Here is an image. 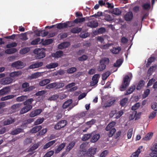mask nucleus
Returning <instances> with one entry per match:
<instances>
[{"instance_id": "obj_1", "label": "nucleus", "mask_w": 157, "mask_h": 157, "mask_svg": "<svg viewBox=\"0 0 157 157\" xmlns=\"http://www.w3.org/2000/svg\"><path fill=\"white\" fill-rule=\"evenodd\" d=\"M109 60L108 58L101 59L100 62V64L98 67V70L101 71L104 70L106 67V65L109 64Z\"/></svg>"}, {"instance_id": "obj_2", "label": "nucleus", "mask_w": 157, "mask_h": 157, "mask_svg": "<svg viewBox=\"0 0 157 157\" xmlns=\"http://www.w3.org/2000/svg\"><path fill=\"white\" fill-rule=\"evenodd\" d=\"M33 52L36 55V58L38 59L43 58L45 56V50L43 48L36 49L34 50Z\"/></svg>"}, {"instance_id": "obj_3", "label": "nucleus", "mask_w": 157, "mask_h": 157, "mask_svg": "<svg viewBox=\"0 0 157 157\" xmlns=\"http://www.w3.org/2000/svg\"><path fill=\"white\" fill-rule=\"evenodd\" d=\"M129 79V77L128 75H126L124 77L122 85L120 87V90L121 91L124 90L129 85L130 83Z\"/></svg>"}, {"instance_id": "obj_4", "label": "nucleus", "mask_w": 157, "mask_h": 157, "mask_svg": "<svg viewBox=\"0 0 157 157\" xmlns=\"http://www.w3.org/2000/svg\"><path fill=\"white\" fill-rule=\"evenodd\" d=\"M29 84L27 82H25L22 83V88L24 89L23 91L25 92L31 91L35 88L34 86H29Z\"/></svg>"}, {"instance_id": "obj_5", "label": "nucleus", "mask_w": 157, "mask_h": 157, "mask_svg": "<svg viewBox=\"0 0 157 157\" xmlns=\"http://www.w3.org/2000/svg\"><path fill=\"white\" fill-rule=\"evenodd\" d=\"M67 121L66 120H62L58 122L54 126L56 129L59 130L64 127L67 124Z\"/></svg>"}, {"instance_id": "obj_6", "label": "nucleus", "mask_w": 157, "mask_h": 157, "mask_svg": "<svg viewBox=\"0 0 157 157\" xmlns=\"http://www.w3.org/2000/svg\"><path fill=\"white\" fill-rule=\"evenodd\" d=\"M13 79L10 77H7L2 78L0 81V83L2 85H8L12 83Z\"/></svg>"}, {"instance_id": "obj_7", "label": "nucleus", "mask_w": 157, "mask_h": 157, "mask_svg": "<svg viewBox=\"0 0 157 157\" xmlns=\"http://www.w3.org/2000/svg\"><path fill=\"white\" fill-rule=\"evenodd\" d=\"M11 66L13 67H15L17 69H20L23 67L25 66L23 62L20 61H17L12 63Z\"/></svg>"}, {"instance_id": "obj_8", "label": "nucleus", "mask_w": 157, "mask_h": 157, "mask_svg": "<svg viewBox=\"0 0 157 157\" xmlns=\"http://www.w3.org/2000/svg\"><path fill=\"white\" fill-rule=\"evenodd\" d=\"M100 75L99 74L94 75L92 77V81L90 82V85L91 86H94L98 83Z\"/></svg>"}, {"instance_id": "obj_9", "label": "nucleus", "mask_w": 157, "mask_h": 157, "mask_svg": "<svg viewBox=\"0 0 157 157\" xmlns=\"http://www.w3.org/2000/svg\"><path fill=\"white\" fill-rule=\"evenodd\" d=\"M42 112V109H37L32 111L29 114L30 117H33L40 114Z\"/></svg>"}, {"instance_id": "obj_10", "label": "nucleus", "mask_w": 157, "mask_h": 157, "mask_svg": "<svg viewBox=\"0 0 157 157\" xmlns=\"http://www.w3.org/2000/svg\"><path fill=\"white\" fill-rule=\"evenodd\" d=\"M133 14L132 12L127 13L124 16V19L127 21H130L133 19Z\"/></svg>"}, {"instance_id": "obj_11", "label": "nucleus", "mask_w": 157, "mask_h": 157, "mask_svg": "<svg viewBox=\"0 0 157 157\" xmlns=\"http://www.w3.org/2000/svg\"><path fill=\"white\" fill-rule=\"evenodd\" d=\"M32 109L30 106H27L25 105L20 110V113L22 114L25 113L30 110Z\"/></svg>"}, {"instance_id": "obj_12", "label": "nucleus", "mask_w": 157, "mask_h": 157, "mask_svg": "<svg viewBox=\"0 0 157 157\" xmlns=\"http://www.w3.org/2000/svg\"><path fill=\"white\" fill-rule=\"evenodd\" d=\"M10 89L9 87H5L0 90V95L6 94L10 92Z\"/></svg>"}, {"instance_id": "obj_13", "label": "nucleus", "mask_w": 157, "mask_h": 157, "mask_svg": "<svg viewBox=\"0 0 157 157\" xmlns=\"http://www.w3.org/2000/svg\"><path fill=\"white\" fill-rule=\"evenodd\" d=\"M98 25V22L95 21H92L87 23V26L94 28L97 27Z\"/></svg>"}, {"instance_id": "obj_14", "label": "nucleus", "mask_w": 157, "mask_h": 157, "mask_svg": "<svg viewBox=\"0 0 157 157\" xmlns=\"http://www.w3.org/2000/svg\"><path fill=\"white\" fill-rule=\"evenodd\" d=\"M26 100L23 102V104L27 106H30L31 109H32L33 106L32 105V103L34 101V100L33 98H30L28 99H27Z\"/></svg>"}, {"instance_id": "obj_15", "label": "nucleus", "mask_w": 157, "mask_h": 157, "mask_svg": "<svg viewBox=\"0 0 157 157\" xmlns=\"http://www.w3.org/2000/svg\"><path fill=\"white\" fill-rule=\"evenodd\" d=\"M96 149L95 148H90L87 152V155L88 156L91 157L95 154Z\"/></svg>"}, {"instance_id": "obj_16", "label": "nucleus", "mask_w": 157, "mask_h": 157, "mask_svg": "<svg viewBox=\"0 0 157 157\" xmlns=\"http://www.w3.org/2000/svg\"><path fill=\"white\" fill-rule=\"evenodd\" d=\"M21 105V103H17L14 104L11 106V109L14 111V112L18 111L20 110V107Z\"/></svg>"}, {"instance_id": "obj_17", "label": "nucleus", "mask_w": 157, "mask_h": 157, "mask_svg": "<svg viewBox=\"0 0 157 157\" xmlns=\"http://www.w3.org/2000/svg\"><path fill=\"white\" fill-rule=\"evenodd\" d=\"M63 52L59 50L53 53L52 56L53 57L57 58L61 57L63 56Z\"/></svg>"}, {"instance_id": "obj_18", "label": "nucleus", "mask_w": 157, "mask_h": 157, "mask_svg": "<svg viewBox=\"0 0 157 157\" xmlns=\"http://www.w3.org/2000/svg\"><path fill=\"white\" fill-rule=\"evenodd\" d=\"M56 25H57V28L59 29H61L67 27V24L66 22L63 23H58L56 24Z\"/></svg>"}, {"instance_id": "obj_19", "label": "nucleus", "mask_w": 157, "mask_h": 157, "mask_svg": "<svg viewBox=\"0 0 157 157\" xmlns=\"http://www.w3.org/2000/svg\"><path fill=\"white\" fill-rule=\"evenodd\" d=\"M72 102V100L71 99H68L63 104L62 107L63 109H65L67 108L69 106H70V105Z\"/></svg>"}, {"instance_id": "obj_20", "label": "nucleus", "mask_w": 157, "mask_h": 157, "mask_svg": "<svg viewBox=\"0 0 157 157\" xmlns=\"http://www.w3.org/2000/svg\"><path fill=\"white\" fill-rule=\"evenodd\" d=\"M22 72L21 71H15L10 73L9 76L10 77H14L18 76L22 74Z\"/></svg>"}, {"instance_id": "obj_21", "label": "nucleus", "mask_w": 157, "mask_h": 157, "mask_svg": "<svg viewBox=\"0 0 157 157\" xmlns=\"http://www.w3.org/2000/svg\"><path fill=\"white\" fill-rule=\"evenodd\" d=\"M116 123L115 121H112L110 122L106 126L105 128V130L107 131L112 129L113 128H114Z\"/></svg>"}, {"instance_id": "obj_22", "label": "nucleus", "mask_w": 157, "mask_h": 157, "mask_svg": "<svg viewBox=\"0 0 157 157\" xmlns=\"http://www.w3.org/2000/svg\"><path fill=\"white\" fill-rule=\"evenodd\" d=\"M75 144V142L74 141H72L70 143L68 146L67 147V151H69L74 146Z\"/></svg>"}, {"instance_id": "obj_23", "label": "nucleus", "mask_w": 157, "mask_h": 157, "mask_svg": "<svg viewBox=\"0 0 157 157\" xmlns=\"http://www.w3.org/2000/svg\"><path fill=\"white\" fill-rule=\"evenodd\" d=\"M58 64L56 62L51 63L49 64H47L46 67L48 69H51L56 68L58 66Z\"/></svg>"}, {"instance_id": "obj_24", "label": "nucleus", "mask_w": 157, "mask_h": 157, "mask_svg": "<svg viewBox=\"0 0 157 157\" xmlns=\"http://www.w3.org/2000/svg\"><path fill=\"white\" fill-rule=\"evenodd\" d=\"M136 86L133 85L130 86L125 93V95H128L132 93L135 90Z\"/></svg>"}, {"instance_id": "obj_25", "label": "nucleus", "mask_w": 157, "mask_h": 157, "mask_svg": "<svg viewBox=\"0 0 157 157\" xmlns=\"http://www.w3.org/2000/svg\"><path fill=\"white\" fill-rule=\"evenodd\" d=\"M17 51V50L16 48H13L8 49L5 50V52L7 54H12L15 53Z\"/></svg>"}, {"instance_id": "obj_26", "label": "nucleus", "mask_w": 157, "mask_h": 157, "mask_svg": "<svg viewBox=\"0 0 157 157\" xmlns=\"http://www.w3.org/2000/svg\"><path fill=\"white\" fill-rule=\"evenodd\" d=\"M50 82V80L49 79H45L40 81L39 83V85L43 86L49 83Z\"/></svg>"}, {"instance_id": "obj_27", "label": "nucleus", "mask_w": 157, "mask_h": 157, "mask_svg": "<svg viewBox=\"0 0 157 157\" xmlns=\"http://www.w3.org/2000/svg\"><path fill=\"white\" fill-rule=\"evenodd\" d=\"M40 72H37L32 74V75L28 77L29 79L31 80L37 78L40 76Z\"/></svg>"}, {"instance_id": "obj_28", "label": "nucleus", "mask_w": 157, "mask_h": 157, "mask_svg": "<svg viewBox=\"0 0 157 157\" xmlns=\"http://www.w3.org/2000/svg\"><path fill=\"white\" fill-rule=\"evenodd\" d=\"M23 129L21 128H17L12 131L11 132V134L13 135H17L21 132H23Z\"/></svg>"}, {"instance_id": "obj_29", "label": "nucleus", "mask_w": 157, "mask_h": 157, "mask_svg": "<svg viewBox=\"0 0 157 157\" xmlns=\"http://www.w3.org/2000/svg\"><path fill=\"white\" fill-rule=\"evenodd\" d=\"M56 141V140H54L49 141L44 146L43 148L44 149H47L53 145Z\"/></svg>"}, {"instance_id": "obj_30", "label": "nucleus", "mask_w": 157, "mask_h": 157, "mask_svg": "<svg viewBox=\"0 0 157 157\" xmlns=\"http://www.w3.org/2000/svg\"><path fill=\"white\" fill-rule=\"evenodd\" d=\"M81 30L82 28L77 27L71 29L70 32L73 33H80Z\"/></svg>"}, {"instance_id": "obj_31", "label": "nucleus", "mask_w": 157, "mask_h": 157, "mask_svg": "<svg viewBox=\"0 0 157 157\" xmlns=\"http://www.w3.org/2000/svg\"><path fill=\"white\" fill-rule=\"evenodd\" d=\"M42 128L41 125H37L33 128L31 130L33 133H35L40 131Z\"/></svg>"}, {"instance_id": "obj_32", "label": "nucleus", "mask_w": 157, "mask_h": 157, "mask_svg": "<svg viewBox=\"0 0 157 157\" xmlns=\"http://www.w3.org/2000/svg\"><path fill=\"white\" fill-rule=\"evenodd\" d=\"M65 146V144L64 143H63L60 144L58 147L55 150V153H58Z\"/></svg>"}, {"instance_id": "obj_33", "label": "nucleus", "mask_w": 157, "mask_h": 157, "mask_svg": "<svg viewBox=\"0 0 157 157\" xmlns=\"http://www.w3.org/2000/svg\"><path fill=\"white\" fill-rule=\"evenodd\" d=\"M145 82L143 80H141L139 82L136 88L137 90H141L142 87L144 86Z\"/></svg>"}, {"instance_id": "obj_34", "label": "nucleus", "mask_w": 157, "mask_h": 157, "mask_svg": "<svg viewBox=\"0 0 157 157\" xmlns=\"http://www.w3.org/2000/svg\"><path fill=\"white\" fill-rule=\"evenodd\" d=\"M153 135V133L150 132L147 134L145 137L143 138V140H150Z\"/></svg>"}, {"instance_id": "obj_35", "label": "nucleus", "mask_w": 157, "mask_h": 157, "mask_svg": "<svg viewBox=\"0 0 157 157\" xmlns=\"http://www.w3.org/2000/svg\"><path fill=\"white\" fill-rule=\"evenodd\" d=\"M70 43L68 42H63L61 43L59 45V48L60 49L66 48L68 47Z\"/></svg>"}, {"instance_id": "obj_36", "label": "nucleus", "mask_w": 157, "mask_h": 157, "mask_svg": "<svg viewBox=\"0 0 157 157\" xmlns=\"http://www.w3.org/2000/svg\"><path fill=\"white\" fill-rule=\"evenodd\" d=\"M155 59V58L154 57H151L147 59V63L146 64V67H149L151 64V63L154 62Z\"/></svg>"}, {"instance_id": "obj_37", "label": "nucleus", "mask_w": 157, "mask_h": 157, "mask_svg": "<svg viewBox=\"0 0 157 157\" xmlns=\"http://www.w3.org/2000/svg\"><path fill=\"white\" fill-rule=\"evenodd\" d=\"M123 61V59H120L117 60L116 63H114L113 66L115 67H119L122 64Z\"/></svg>"}, {"instance_id": "obj_38", "label": "nucleus", "mask_w": 157, "mask_h": 157, "mask_svg": "<svg viewBox=\"0 0 157 157\" xmlns=\"http://www.w3.org/2000/svg\"><path fill=\"white\" fill-rule=\"evenodd\" d=\"M27 98V96L22 95L17 97L16 99V100L18 102H21L26 100Z\"/></svg>"}, {"instance_id": "obj_39", "label": "nucleus", "mask_w": 157, "mask_h": 157, "mask_svg": "<svg viewBox=\"0 0 157 157\" xmlns=\"http://www.w3.org/2000/svg\"><path fill=\"white\" fill-rule=\"evenodd\" d=\"M100 136L99 134H96L94 135L91 138V142L94 143L96 142L100 138Z\"/></svg>"}, {"instance_id": "obj_40", "label": "nucleus", "mask_w": 157, "mask_h": 157, "mask_svg": "<svg viewBox=\"0 0 157 157\" xmlns=\"http://www.w3.org/2000/svg\"><path fill=\"white\" fill-rule=\"evenodd\" d=\"M30 51V48L29 47H25L21 49L19 52L21 54H25L28 53Z\"/></svg>"}, {"instance_id": "obj_41", "label": "nucleus", "mask_w": 157, "mask_h": 157, "mask_svg": "<svg viewBox=\"0 0 157 157\" xmlns=\"http://www.w3.org/2000/svg\"><path fill=\"white\" fill-rule=\"evenodd\" d=\"M143 9L145 10H149L151 8V5L150 3H146L142 5Z\"/></svg>"}, {"instance_id": "obj_42", "label": "nucleus", "mask_w": 157, "mask_h": 157, "mask_svg": "<svg viewBox=\"0 0 157 157\" xmlns=\"http://www.w3.org/2000/svg\"><path fill=\"white\" fill-rule=\"evenodd\" d=\"M112 13L117 15H119L121 13V11L118 8L114 9L112 12Z\"/></svg>"}, {"instance_id": "obj_43", "label": "nucleus", "mask_w": 157, "mask_h": 157, "mask_svg": "<svg viewBox=\"0 0 157 157\" xmlns=\"http://www.w3.org/2000/svg\"><path fill=\"white\" fill-rule=\"evenodd\" d=\"M14 122V119L11 118L8 119L7 120L5 121L4 122V125H8L13 123Z\"/></svg>"}, {"instance_id": "obj_44", "label": "nucleus", "mask_w": 157, "mask_h": 157, "mask_svg": "<svg viewBox=\"0 0 157 157\" xmlns=\"http://www.w3.org/2000/svg\"><path fill=\"white\" fill-rule=\"evenodd\" d=\"M85 21L84 17L77 18L74 20V22L76 24L80 23Z\"/></svg>"}, {"instance_id": "obj_45", "label": "nucleus", "mask_w": 157, "mask_h": 157, "mask_svg": "<svg viewBox=\"0 0 157 157\" xmlns=\"http://www.w3.org/2000/svg\"><path fill=\"white\" fill-rule=\"evenodd\" d=\"M56 87V82L50 83L46 86L45 88L48 89H51Z\"/></svg>"}, {"instance_id": "obj_46", "label": "nucleus", "mask_w": 157, "mask_h": 157, "mask_svg": "<svg viewBox=\"0 0 157 157\" xmlns=\"http://www.w3.org/2000/svg\"><path fill=\"white\" fill-rule=\"evenodd\" d=\"M110 72L109 71H107L102 75V79L103 80H106L110 75Z\"/></svg>"}, {"instance_id": "obj_47", "label": "nucleus", "mask_w": 157, "mask_h": 157, "mask_svg": "<svg viewBox=\"0 0 157 157\" xmlns=\"http://www.w3.org/2000/svg\"><path fill=\"white\" fill-rule=\"evenodd\" d=\"M109 132L107 133L108 136L110 137H112L116 131L115 128H113L109 130Z\"/></svg>"}, {"instance_id": "obj_48", "label": "nucleus", "mask_w": 157, "mask_h": 157, "mask_svg": "<svg viewBox=\"0 0 157 157\" xmlns=\"http://www.w3.org/2000/svg\"><path fill=\"white\" fill-rule=\"evenodd\" d=\"M20 35L21 37V39L22 40H26L28 39L27 35V32L21 33Z\"/></svg>"}, {"instance_id": "obj_49", "label": "nucleus", "mask_w": 157, "mask_h": 157, "mask_svg": "<svg viewBox=\"0 0 157 157\" xmlns=\"http://www.w3.org/2000/svg\"><path fill=\"white\" fill-rule=\"evenodd\" d=\"M56 89H60L63 87L64 86V83L61 81L58 82H56Z\"/></svg>"}, {"instance_id": "obj_50", "label": "nucleus", "mask_w": 157, "mask_h": 157, "mask_svg": "<svg viewBox=\"0 0 157 157\" xmlns=\"http://www.w3.org/2000/svg\"><path fill=\"white\" fill-rule=\"evenodd\" d=\"M140 152V148H139L136 152L132 154L131 157H138V155Z\"/></svg>"}, {"instance_id": "obj_51", "label": "nucleus", "mask_w": 157, "mask_h": 157, "mask_svg": "<svg viewBox=\"0 0 157 157\" xmlns=\"http://www.w3.org/2000/svg\"><path fill=\"white\" fill-rule=\"evenodd\" d=\"M76 70L75 67H71L67 70V72L68 74H72L75 72Z\"/></svg>"}, {"instance_id": "obj_52", "label": "nucleus", "mask_w": 157, "mask_h": 157, "mask_svg": "<svg viewBox=\"0 0 157 157\" xmlns=\"http://www.w3.org/2000/svg\"><path fill=\"white\" fill-rule=\"evenodd\" d=\"M128 100V98H124L121 100L120 102L121 105L122 106H124L127 103Z\"/></svg>"}, {"instance_id": "obj_53", "label": "nucleus", "mask_w": 157, "mask_h": 157, "mask_svg": "<svg viewBox=\"0 0 157 157\" xmlns=\"http://www.w3.org/2000/svg\"><path fill=\"white\" fill-rule=\"evenodd\" d=\"M17 44L16 42H13L10 44H7L6 45V48H13L16 47L17 46Z\"/></svg>"}, {"instance_id": "obj_54", "label": "nucleus", "mask_w": 157, "mask_h": 157, "mask_svg": "<svg viewBox=\"0 0 157 157\" xmlns=\"http://www.w3.org/2000/svg\"><path fill=\"white\" fill-rule=\"evenodd\" d=\"M53 42V40L52 39H49L45 40L43 42V44L44 45H48L51 44Z\"/></svg>"}, {"instance_id": "obj_55", "label": "nucleus", "mask_w": 157, "mask_h": 157, "mask_svg": "<svg viewBox=\"0 0 157 157\" xmlns=\"http://www.w3.org/2000/svg\"><path fill=\"white\" fill-rule=\"evenodd\" d=\"M88 58L87 56L85 55H83L81 57H78V59L79 61H82L86 60Z\"/></svg>"}, {"instance_id": "obj_56", "label": "nucleus", "mask_w": 157, "mask_h": 157, "mask_svg": "<svg viewBox=\"0 0 157 157\" xmlns=\"http://www.w3.org/2000/svg\"><path fill=\"white\" fill-rule=\"evenodd\" d=\"M91 135L90 134H86L83 135L82 138L83 141H85L88 140L91 137Z\"/></svg>"}, {"instance_id": "obj_57", "label": "nucleus", "mask_w": 157, "mask_h": 157, "mask_svg": "<svg viewBox=\"0 0 157 157\" xmlns=\"http://www.w3.org/2000/svg\"><path fill=\"white\" fill-rule=\"evenodd\" d=\"M44 121V118H43L37 119L34 122V124L35 125H37L40 124H41L42 123H43V122Z\"/></svg>"}, {"instance_id": "obj_58", "label": "nucleus", "mask_w": 157, "mask_h": 157, "mask_svg": "<svg viewBox=\"0 0 157 157\" xmlns=\"http://www.w3.org/2000/svg\"><path fill=\"white\" fill-rule=\"evenodd\" d=\"M40 38H37L35 40H32L31 42V44L32 45H35L37 44H38V43L40 42Z\"/></svg>"}, {"instance_id": "obj_59", "label": "nucleus", "mask_w": 157, "mask_h": 157, "mask_svg": "<svg viewBox=\"0 0 157 157\" xmlns=\"http://www.w3.org/2000/svg\"><path fill=\"white\" fill-rule=\"evenodd\" d=\"M109 153L107 150H105L102 151L100 155V157H106Z\"/></svg>"}, {"instance_id": "obj_60", "label": "nucleus", "mask_w": 157, "mask_h": 157, "mask_svg": "<svg viewBox=\"0 0 157 157\" xmlns=\"http://www.w3.org/2000/svg\"><path fill=\"white\" fill-rule=\"evenodd\" d=\"M140 106V104L139 103H136L134 105L132 106V109L133 110L135 111L136 109H138Z\"/></svg>"}, {"instance_id": "obj_61", "label": "nucleus", "mask_w": 157, "mask_h": 157, "mask_svg": "<svg viewBox=\"0 0 157 157\" xmlns=\"http://www.w3.org/2000/svg\"><path fill=\"white\" fill-rule=\"evenodd\" d=\"M137 113V111H133L132 114H131L129 116V119L130 120H132L134 119H135V114H136Z\"/></svg>"}, {"instance_id": "obj_62", "label": "nucleus", "mask_w": 157, "mask_h": 157, "mask_svg": "<svg viewBox=\"0 0 157 157\" xmlns=\"http://www.w3.org/2000/svg\"><path fill=\"white\" fill-rule=\"evenodd\" d=\"M133 130L132 129H129L127 133V137L128 139L131 138Z\"/></svg>"}, {"instance_id": "obj_63", "label": "nucleus", "mask_w": 157, "mask_h": 157, "mask_svg": "<svg viewBox=\"0 0 157 157\" xmlns=\"http://www.w3.org/2000/svg\"><path fill=\"white\" fill-rule=\"evenodd\" d=\"M54 153V151H50L47 152L44 155V157H50Z\"/></svg>"}, {"instance_id": "obj_64", "label": "nucleus", "mask_w": 157, "mask_h": 157, "mask_svg": "<svg viewBox=\"0 0 157 157\" xmlns=\"http://www.w3.org/2000/svg\"><path fill=\"white\" fill-rule=\"evenodd\" d=\"M151 108L156 111H157V103L156 102H154L152 103L151 106Z\"/></svg>"}]
</instances>
